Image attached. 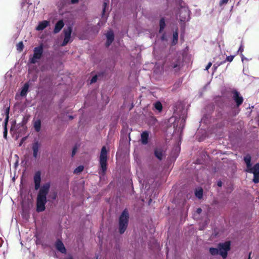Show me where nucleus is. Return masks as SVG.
Returning <instances> with one entry per match:
<instances>
[{"mask_svg":"<svg viewBox=\"0 0 259 259\" xmlns=\"http://www.w3.org/2000/svg\"><path fill=\"white\" fill-rule=\"evenodd\" d=\"M34 189L38 190L36 198V211L42 212L46 209L45 205L47 202V196L49 192L51 184L49 182L44 184L40 187L41 172L36 171L33 176Z\"/></svg>","mask_w":259,"mask_h":259,"instance_id":"obj_1","label":"nucleus"},{"mask_svg":"<svg viewBox=\"0 0 259 259\" xmlns=\"http://www.w3.org/2000/svg\"><path fill=\"white\" fill-rule=\"evenodd\" d=\"M251 160V156L248 154L244 157V161L246 165V171L253 174L252 181L254 183L257 184L259 183V163L252 166Z\"/></svg>","mask_w":259,"mask_h":259,"instance_id":"obj_2","label":"nucleus"},{"mask_svg":"<svg viewBox=\"0 0 259 259\" xmlns=\"http://www.w3.org/2000/svg\"><path fill=\"white\" fill-rule=\"evenodd\" d=\"M99 165L100 169L99 174L104 175L107 169V151L105 146H103L99 157Z\"/></svg>","mask_w":259,"mask_h":259,"instance_id":"obj_3","label":"nucleus"},{"mask_svg":"<svg viewBox=\"0 0 259 259\" xmlns=\"http://www.w3.org/2000/svg\"><path fill=\"white\" fill-rule=\"evenodd\" d=\"M129 213L127 209L122 212L119 218V232L122 234L124 233L128 226Z\"/></svg>","mask_w":259,"mask_h":259,"instance_id":"obj_4","label":"nucleus"},{"mask_svg":"<svg viewBox=\"0 0 259 259\" xmlns=\"http://www.w3.org/2000/svg\"><path fill=\"white\" fill-rule=\"evenodd\" d=\"M218 248L223 258L225 259L228 255V252L231 248V243L230 241H226L224 243H220L218 245Z\"/></svg>","mask_w":259,"mask_h":259,"instance_id":"obj_5","label":"nucleus"},{"mask_svg":"<svg viewBox=\"0 0 259 259\" xmlns=\"http://www.w3.org/2000/svg\"><path fill=\"white\" fill-rule=\"evenodd\" d=\"M43 53V46L42 45L35 47L33 50V55L32 57L29 58V61L31 64H35L37 60L41 59Z\"/></svg>","mask_w":259,"mask_h":259,"instance_id":"obj_6","label":"nucleus"},{"mask_svg":"<svg viewBox=\"0 0 259 259\" xmlns=\"http://www.w3.org/2000/svg\"><path fill=\"white\" fill-rule=\"evenodd\" d=\"M232 98L235 103L236 106L239 107L240 106L244 101L243 97L240 93L236 90H233L231 91Z\"/></svg>","mask_w":259,"mask_h":259,"instance_id":"obj_7","label":"nucleus"},{"mask_svg":"<svg viewBox=\"0 0 259 259\" xmlns=\"http://www.w3.org/2000/svg\"><path fill=\"white\" fill-rule=\"evenodd\" d=\"M180 20L182 22L188 21L190 19V11L188 8L181 7L179 10Z\"/></svg>","mask_w":259,"mask_h":259,"instance_id":"obj_8","label":"nucleus"},{"mask_svg":"<svg viewBox=\"0 0 259 259\" xmlns=\"http://www.w3.org/2000/svg\"><path fill=\"white\" fill-rule=\"evenodd\" d=\"M72 31V29L71 26H68L67 28H65L63 30L64 33V38L61 45L62 46H65L69 42L71 37Z\"/></svg>","mask_w":259,"mask_h":259,"instance_id":"obj_9","label":"nucleus"},{"mask_svg":"<svg viewBox=\"0 0 259 259\" xmlns=\"http://www.w3.org/2000/svg\"><path fill=\"white\" fill-rule=\"evenodd\" d=\"M107 40L105 46L107 48L109 47L114 39V34L112 30L108 31L106 34Z\"/></svg>","mask_w":259,"mask_h":259,"instance_id":"obj_10","label":"nucleus"},{"mask_svg":"<svg viewBox=\"0 0 259 259\" xmlns=\"http://www.w3.org/2000/svg\"><path fill=\"white\" fill-rule=\"evenodd\" d=\"M181 60L180 59H176L175 61L170 62L168 66L169 69H175V71L177 72L180 69Z\"/></svg>","mask_w":259,"mask_h":259,"instance_id":"obj_11","label":"nucleus"},{"mask_svg":"<svg viewBox=\"0 0 259 259\" xmlns=\"http://www.w3.org/2000/svg\"><path fill=\"white\" fill-rule=\"evenodd\" d=\"M55 247H56V249L58 251H59L60 252H61L62 253H66V249L63 242L60 240L58 239L56 241V243H55Z\"/></svg>","mask_w":259,"mask_h":259,"instance_id":"obj_12","label":"nucleus"},{"mask_svg":"<svg viewBox=\"0 0 259 259\" xmlns=\"http://www.w3.org/2000/svg\"><path fill=\"white\" fill-rule=\"evenodd\" d=\"M154 154L158 160H161L164 154V151L161 148H156L154 149Z\"/></svg>","mask_w":259,"mask_h":259,"instance_id":"obj_13","label":"nucleus"},{"mask_svg":"<svg viewBox=\"0 0 259 259\" xmlns=\"http://www.w3.org/2000/svg\"><path fill=\"white\" fill-rule=\"evenodd\" d=\"M64 26V23L63 20H61L58 21L55 26V28L53 31L54 33L56 34L59 32L60 30L63 28Z\"/></svg>","mask_w":259,"mask_h":259,"instance_id":"obj_14","label":"nucleus"},{"mask_svg":"<svg viewBox=\"0 0 259 259\" xmlns=\"http://www.w3.org/2000/svg\"><path fill=\"white\" fill-rule=\"evenodd\" d=\"M149 133L147 131L143 132L141 135V141L143 145H146L148 143Z\"/></svg>","mask_w":259,"mask_h":259,"instance_id":"obj_15","label":"nucleus"},{"mask_svg":"<svg viewBox=\"0 0 259 259\" xmlns=\"http://www.w3.org/2000/svg\"><path fill=\"white\" fill-rule=\"evenodd\" d=\"M40 147V143L38 142H35L32 145L33 156L34 158H37L38 151Z\"/></svg>","mask_w":259,"mask_h":259,"instance_id":"obj_16","label":"nucleus"},{"mask_svg":"<svg viewBox=\"0 0 259 259\" xmlns=\"http://www.w3.org/2000/svg\"><path fill=\"white\" fill-rule=\"evenodd\" d=\"M49 25V22L47 20H44L40 22L36 28L38 31L42 30L46 28Z\"/></svg>","mask_w":259,"mask_h":259,"instance_id":"obj_17","label":"nucleus"},{"mask_svg":"<svg viewBox=\"0 0 259 259\" xmlns=\"http://www.w3.org/2000/svg\"><path fill=\"white\" fill-rule=\"evenodd\" d=\"M29 84L28 82H26L23 86L21 93L20 96L21 97H25L26 96L29 89Z\"/></svg>","mask_w":259,"mask_h":259,"instance_id":"obj_18","label":"nucleus"},{"mask_svg":"<svg viewBox=\"0 0 259 259\" xmlns=\"http://www.w3.org/2000/svg\"><path fill=\"white\" fill-rule=\"evenodd\" d=\"M34 128L36 132H39L41 128V121L40 119L36 120L34 123Z\"/></svg>","mask_w":259,"mask_h":259,"instance_id":"obj_19","label":"nucleus"},{"mask_svg":"<svg viewBox=\"0 0 259 259\" xmlns=\"http://www.w3.org/2000/svg\"><path fill=\"white\" fill-rule=\"evenodd\" d=\"M178 35L179 34L177 30L173 33V38L172 40V45H176L178 43Z\"/></svg>","mask_w":259,"mask_h":259,"instance_id":"obj_20","label":"nucleus"},{"mask_svg":"<svg viewBox=\"0 0 259 259\" xmlns=\"http://www.w3.org/2000/svg\"><path fill=\"white\" fill-rule=\"evenodd\" d=\"M154 108L158 111L159 112H161L162 110V105L160 101L156 102L154 104Z\"/></svg>","mask_w":259,"mask_h":259,"instance_id":"obj_21","label":"nucleus"},{"mask_svg":"<svg viewBox=\"0 0 259 259\" xmlns=\"http://www.w3.org/2000/svg\"><path fill=\"white\" fill-rule=\"evenodd\" d=\"M165 26V19L164 18L160 19L159 21V32L161 33Z\"/></svg>","mask_w":259,"mask_h":259,"instance_id":"obj_22","label":"nucleus"},{"mask_svg":"<svg viewBox=\"0 0 259 259\" xmlns=\"http://www.w3.org/2000/svg\"><path fill=\"white\" fill-rule=\"evenodd\" d=\"M9 112H10V107H7L5 111V114L6 115V118L5 119L4 123H6V124H8L9 119Z\"/></svg>","mask_w":259,"mask_h":259,"instance_id":"obj_23","label":"nucleus"},{"mask_svg":"<svg viewBox=\"0 0 259 259\" xmlns=\"http://www.w3.org/2000/svg\"><path fill=\"white\" fill-rule=\"evenodd\" d=\"M209 251L212 255H216L219 254V250L218 248L210 247Z\"/></svg>","mask_w":259,"mask_h":259,"instance_id":"obj_24","label":"nucleus"},{"mask_svg":"<svg viewBox=\"0 0 259 259\" xmlns=\"http://www.w3.org/2000/svg\"><path fill=\"white\" fill-rule=\"evenodd\" d=\"M195 196L199 199H201L203 196V190L200 188L198 190H196L195 192Z\"/></svg>","mask_w":259,"mask_h":259,"instance_id":"obj_25","label":"nucleus"},{"mask_svg":"<svg viewBox=\"0 0 259 259\" xmlns=\"http://www.w3.org/2000/svg\"><path fill=\"white\" fill-rule=\"evenodd\" d=\"M27 122V119L25 117H24L21 122L20 123H19L18 125L19 126H21L23 128L26 130L27 128V127L25 125Z\"/></svg>","mask_w":259,"mask_h":259,"instance_id":"obj_26","label":"nucleus"},{"mask_svg":"<svg viewBox=\"0 0 259 259\" xmlns=\"http://www.w3.org/2000/svg\"><path fill=\"white\" fill-rule=\"evenodd\" d=\"M84 169V167L82 165H79L77 166L74 170V174H79L83 171Z\"/></svg>","mask_w":259,"mask_h":259,"instance_id":"obj_27","label":"nucleus"},{"mask_svg":"<svg viewBox=\"0 0 259 259\" xmlns=\"http://www.w3.org/2000/svg\"><path fill=\"white\" fill-rule=\"evenodd\" d=\"M24 48V45L22 41H20L17 45V50L21 52L23 51Z\"/></svg>","mask_w":259,"mask_h":259,"instance_id":"obj_28","label":"nucleus"},{"mask_svg":"<svg viewBox=\"0 0 259 259\" xmlns=\"http://www.w3.org/2000/svg\"><path fill=\"white\" fill-rule=\"evenodd\" d=\"M7 125L4 123V138L5 139H7V134H8V130H7Z\"/></svg>","mask_w":259,"mask_h":259,"instance_id":"obj_29","label":"nucleus"},{"mask_svg":"<svg viewBox=\"0 0 259 259\" xmlns=\"http://www.w3.org/2000/svg\"><path fill=\"white\" fill-rule=\"evenodd\" d=\"M63 3H68L69 0H62ZM78 2V0H70V3L72 4H77Z\"/></svg>","mask_w":259,"mask_h":259,"instance_id":"obj_30","label":"nucleus"},{"mask_svg":"<svg viewBox=\"0 0 259 259\" xmlns=\"http://www.w3.org/2000/svg\"><path fill=\"white\" fill-rule=\"evenodd\" d=\"M234 57H235L234 55H231V56H228V57H227V58H226V60L225 61H226V62L227 61L231 62L234 59Z\"/></svg>","mask_w":259,"mask_h":259,"instance_id":"obj_31","label":"nucleus"},{"mask_svg":"<svg viewBox=\"0 0 259 259\" xmlns=\"http://www.w3.org/2000/svg\"><path fill=\"white\" fill-rule=\"evenodd\" d=\"M225 63H226V61H223L221 62H220V63H219V64H214V65H213V68H214V70H216V69H217V68H218L219 66H220V65H221L223 64H224Z\"/></svg>","mask_w":259,"mask_h":259,"instance_id":"obj_32","label":"nucleus"},{"mask_svg":"<svg viewBox=\"0 0 259 259\" xmlns=\"http://www.w3.org/2000/svg\"><path fill=\"white\" fill-rule=\"evenodd\" d=\"M97 79H98V75H95L91 79V83H93L96 82L97 81Z\"/></svg>","mask_w":259,"mask_h":259,"instance_id":"obj_33","label":"nucleus"},{"mask_svg":"<svg viewBox=\"0 0 259 259\" xmlns=\"http://www.w3.org/2000/svg\"><path fill=\"white\" fill-rule=\"evenodd\" d=\"M229 0H220L219 3L220 6H222L224 5L227 4Z\"/></svg>","mask_w":259,"mask_h":259,"instance_id":"obj_34","label":"nucleus"},{"mask_svg":"<svg viewBox=\"0 0 259 259\" xmlns=\"http://www.w3.org/2000/svg\"><path fill=\"white\" fill-rule=\"evenodd\" d=\"M243 46L241 45L238 50V52L240 53L241 56H243L242 52H243Z\"/></svg>","mask_w":259,"mask_h":259,"instance_id":"obj_35","label":"nucleus"},{"mask_svg":"<svg viewBox=\"0 0 259 259\" xmlns=\"http://www.w3.org/2000/svg\"><path fill=\"white\" fill-rule=\"evenodd\" d=\"M107 4L106 2H104L103 3V8L102 10V15L103 16L104 15V13L105 12L106 8L107 7Z\"/></svg>","mask_w":259,"mask_h":259,"instance_id":"obj_36","label":"nucleus"},{"mask_svg":"<svg viewBox=\"0 0 259 259\" xmlns=\"http://www.w3.org/2000/svg\"><path fill=\"white\" fill-rule=\"evenodd\" d=\"M212 65V63L209 62L205 67V70H208Z\"/></svg>","mask_w":259,"mask_h":259,"instance_id":"obj_37","label":"nucleus"},{"mask_svg":"<svg viewBox=\"0 0 259 259\" xmlns=\"http://www.w3.org/2000/svg\"><path fill=\"white\" fill-rule=\"evenodd\" d=\"M76 150H77L76 147L73 148L72 151V157L74 156V155L75 154Z\"/></svg>","mask_w":259,"mask_h":259,"instance_id":"obj_38","label":"nucleus"},{"mask_svg":"<svg viewBox=\"0 0 259 259\" xmlns=\"http://www.w3.org/2000/svg\"><path fill=\"white\" fill-rule=\"evenodd\" d=\"M57 197V193L54 192L53 195L52 196L51 198L53 200H55Z\"/></svg>","mask_w":259,"mask_h":259,"instance_id":"obj_39","label":"nucleus"},{"mask_svg":"<svg viewBox=\"0 0 259 259\" xmlns=\"http://www.w3.org/2000/svg\"><path fill=\"white\" fill-rule=\"evenodd\" d=\"M151 120L153 124H155V123L157 121V119L154 117H152Z\"/></svg>","mask_w":259,"mask_h":259,"instance_id":"obj_40","label":"nucleus"},{"mask_svg":"<svg viewBox=\"0 0 259 259\" xmlns=\"http://www.w3.org/2000/svg\"><path fill=\"white\" fill-rule=\"evenodd\" d=\"M202 212V209L201 208H198L196 210V212L198 214H200Z\"/></svg>","mask_w":259,"mask_h":259,"instance_id":"obj_41","label":"nucleus"},{"mask_svg":"<svg viewBox=\"0 0 259 259\" xmlns=\"http://www.w3.org/2000/svg\"><path fill=\"white\" fill-rule=\"evenodd\" d=\"M217 185L219 187H221L222 186V182L221 181H219L217 183Z\"/></svg>","mask_w":259,"mask_h":259,"instance_id":"obj_42","label":"nucleus"},{"mask_svg":"<svg viewBox=\"0 0 259 259\" xmlns=\"http://www.w3.org/2000/svg\"><path fill=\"white\" fill-rule=\"evenodd\" d=\"M26 137L25 138H23L21 140V141L20 142V144H19V146H21L22 145V144L23 143V142H24V141L26 139Z\"/></svg>","mask_w":259,"mask_h":259,"instance_id":"obj_43","label":"nucleus"},{"mask_svg":"<svg viewBox=\"0 0 259 259\" xmlns=\"http://www.w3.org/2000/svg\"><path fill=\"white\" fill-rule=\"evenodd\" d=\"M69 119L70 120H72V119H73V116H72V115H70V116H69Z\"/></svg>","mask_w":259,"mask_h":259,"instance_id":"obj_44","label":"nucleus"},{"mask_svg":"<svg viewBox=\"0 0 259 259\" xmlns=\"http://www.w3.org/2000/svg\"><path fill=\"white\" fill-rule=\"evenodd\" d=\"M65 259H73V258L72 256H70L66 258Z\"/></svg>","mask_w":259,"mask_h":259,"instance_id":"obj_45","label":"nucleus"},{"mask_svg":"<svg viewBox=\"0 0 259 259\" xmlns=\"http://www.w3.org/2000/svg\"><path fill=\"white\" fill-rule=\"evenodd\" d=\"M241 58H242V61H243V60L244 59V56H243H243H241Z\"/></svg>","mask_w":259,"mask_h":259,"instance_id":"obj_46","label":"nucleus"},{"mask_svg":"<svg viewBox=\"0 0 259 259\" xmlns=\"http://www.w3.org/2000/svg\"><path fill=\"white\" fill-rule=\"evenodd\" d=\"M250 254L251 253H249L248 259H250Z\"/></svg>","mask_w":259,"mask_h":259,"instance_id":"obj_47","label":"nucleus"},{"mask_svg":"<svg viewBox=\"0 0 259 259\" xmlns=\"http://www.w3.org/2000/svg\"><path fill=\"white\" fill-rule=\"evenodd\" d=\"M96 259H98V257H97V258H96Z\"/></svg>","mask_w":259,"mask_h":259,"instance_id":"obj_48","label":"nucleus"}]
</instances>
